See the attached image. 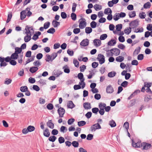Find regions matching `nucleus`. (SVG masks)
Masks as SVG:
<instances>
[{
	"label": "nucleus",
	"mask_w": 152,
	"mask_h": 152,
	"mask_svg": "<svg viewBox=\"0 0 152 152\" xmlns=\"http://www.w3.org/2000/svg\"><path fill=\"white\" fill-rule=\"evenodd\" d=\"M12 81L11 79L6 78L4 82V83L7 85H9L10 84Z\"/></svg>",
	"instance_id": "obj_43"
},
{
	"label": "nucleus",
	"mask_w": 152,
	"mask_h": 152,
	"mask_svg": "<svg viewBox=\"0 0 152 152\" xmlns=\"http://www.w3.org/2000/svg\"><path fill=\"white\" fill-rule=\"evenodd\" d=\"M18 56V55L15 53H12L11 56V58L12 59L14 60L17 59Z\"/></svg>",
	"instance_id": "obj_25"
},
{
	"label": "nucleus",
	"mask_w": 152,
	"mask_h": 152,
	"mask_svg": "<svg viewBox=\"0 0 152 152\" xmlns=\"http://www.w3.org/2000/svg\"><path fill=\"white\" fill-rule=\"evenodd\" d=\"M58 133V131L56 129H53L51 132V134L53 135H57Z\"/></svg>",
	"instance_id": "obj_61"
},
{
	"label": "nucleus",
	"mask_w": 152,
	"mask_h": 152,
	"mask_svg": "<svg viewBox=\"0 0 152 152\" xmlns=\"http://www.w3.org/2000/svg\"><path fill=\"white\" fill-rule=\"evenodd\" d=\"M50 23L48 21L45 23L44 24V28L45 29L48 28L50 26Z\"/></svg>",
	"instance_id": "obj_51"
},
{
	"label": "nucleus",
	"mask_w": 152,
	"mask_h": 152,
	"mask_svg": "<svg viewBox=\"0 0 152 152\" xmlns=\"http://www.w3.org/2000/svg\"><path fill=\"white\" fill-rule=\"evenodd\" d=\"M77 77L80 80L84 79L85 80L83 77V74L81 72L78 74L77 75Z\"/></svg>",
	"instance_id": "obj_44"
},
{
	"label": "nucleus",
	"mask_w": 152,
	"mask_h": 152,
	"mask_svg": "<svg viewBox=\"0 0 152 152\" xmlns=\"http://www.w3.org/2000/svg\"><path fill=\"white\" fill-rule=\"evenodd\" d=\"M58 141L59 143L61 144L64 142L65 139L63 137H60L58 139Z\"/></svg>",
	"instance_id": "obj_45"
},
{
	"label": "nucleus",
	"mask_w": 152,
	"mask_h": 152,
	"mask_svg": "<svg viewBox=\"0 0 152 152\" xmlns=\"http://www.w3.org/2000/svg\"><path fill=\"white\" fill-rule=\"evenodd\" d=\"M93 138V135L92 134H89L87 136L86 139L88 140H92Z\"/></svg>",
	"instance_id": "obj_53"
},
{
	"label": "nucleus",
	"mask_w": 152,
	"mask_h": 152,
	"mask_svg": "<svg viewBox=\"0 0 152 152\" xmlns=\"http://www.w3.org/2000/svg\"><path fill=\"white\" fill-rule=\"evenodd\" d=\"M109 124L112 127H115L116 126V124L115 121H114L113 120H112L110 121Z\"/></svg>",
	"instance_id": "obj_34"
},
{
	"label": "nucleus",
	"mask_w": 152,
	"mask_h": 152,
	"mask_svg": "<svg viewBox=\"0 0 152 152\" xmlns=\"http://www.w3.org/2000/svg\"><path fill=\"white\" fill-rule=\"evenodd\" d=\"M101 128V126L99 124L97 123L92 125L90 127V129L92 132H94L97 129H99Z\"/></svg>",
	"instance_id": "obj_1"
},
{
	"label": "nucleus",
	"mask_w": 152,
	"mask_h": 152,
	"mask_svg": "<svg viewBox=\"0 0 152 152\" xmlns=\"http://www.w3.org/2000/svg\"><path fill=\"white\" fill-rule=\"evenodd\" d=\"M80 31V28H75L73 30V33L75 34L79 33Z\"/></svg>",
	"instance_id": "obj_63"
},
{
	"label": "nucleus",
	"mask_w": 152,
	"mask_h": 152,
	"mask_svg": "<svg viewBox=\"0 0 152 152\" xmlns=\"http://www.w3.org/2000/svg\"><path fill=\"white\" fill-rule=\"evenodd\" d=\"M76 17L77 16L75 13H72L71 14V18L73 20L75 21L76 20Z\"/></svg>",
	"instance_id": "obj_57"
},
{
	"label": "nucleus",
	"mask_w": 152,
	"mask_h": 152,
	"mask_svg": "<svg viewBox=\"0 0 152 152\" xmlns=\"http://www.w3.org/2000/svg\"><path fill=\"white\" fill-rule=\"evenodd\" d=\"M83 106L85 109L87 110L91 108V104L88 102L84 103L83 104Z\"/></svg>",
	"instance_id": "obj_13"
},
{
	"label": "nucleus",
	"mask_w": 152,
	"mask_h": 152,
	"mask_svg": "<svg viewBox=\"0 0 152 152\" xmlns=\"http://www.w3.org/2000/svg\"><path fill=\"white\" fill-rule=\"evenodd\" d=\"M80 20H81L80 21L79 25V27L80 28L83 29L86 26V23L85 21L86 20L83 18H80L79 20V21Z\"/></svg>",
	"instance_id": "obj_4"
},
{
	"label": "nucleus",
	"mask_w": 152,
	"mask_h": 152,
	"mask_svg": "<svg viewBox=\"0 0 152 152\" xmlns=\"http://www.w3.org/2000/svg\"><path fill=\"white\" fill-rule=\"evenodd\" d=\"M73 63L74 64L75 66L77 67H78L79 66V63L77 59L74 58L73 59Z\"/></svg>",
	"instance_id": "obj_36"
},
{
	"label": "nucleus",
	"mask_w": 152,
	"mask_h": 152,
	"mask_svg": "<svg viewBox=\"0 0 152 152\" xmlns=\"http://www.w3.org/2000/svg\"><path fill=\"white\" fill-rule=\"evenodd\" d=\"M77 124L79 126H82L85 125L86 124V122L85 121H82L78 122Z\"/></svg>",
	"instance_id": "obj_39"
},
{
	"label": "nucleus",
	"mask_w": 152,
	"mask_h": 152,
	"mask_svg": "<svg viewBox=\"0 0 152 152\" xmlns=\"http://www.w3.org/2000/svg\"><path fill=\"white\" fill-rule=\"evenodd\" d=\"M132 145L133 147L135 148L141 147V144L139 143H135L133 140H132Z\"/></svg>",
	"instance_id": "obj_17"
},
{
	"label": "nucleus",
	"mask_w": 152,
	"mask_h": 152,
	"mask_svg": "<svg viewBox=\"0 0 152 152\" xmlns=\"http://www.w3.org/2000/svg\"><path fill=\"white\" fill-rule=\"evenodd\" d=\"M129 17L130 18H134L136 16V13L135 11H133L132 13L129 14Z\"/></svg>",
	"instance_id": "obj_56"
},
{
	"label": "nucleus",
	"mask_w": 152,
	"mask_h": 152,
	"mask_svg": "<svg viewBox=\"0 0 152 152\" xmlns=\"http://www.w3.org/2000/svg\"><path fill=\"white\" fill-rule=\"evenodd\" d=\"M106 92L107 94H112L114 91V89L112 86L110 85H109L106 88Z\"/></svg>",
	"instance_id": "obj_9"
},
{
	"label": "nucleus",
	"mask_w": 152,
	"mask_h": 152,
	"mask_svg": "<svg viewBox=\"0 0 152 152\" xmlns=\"http://www.w3.org/2000/svg\"><path fill=\"white\" fill-rule=\"evenodd\" d=\"M97 59L99 61V63L101 64H103L105 61L104 56L101 54H99L98 55Z\"/></svg>",
	"instance_id": "obj_3"
},
{
	"label": "nucleus",
	"mask_w": 152,
	"mask_h": 152,
	"mask_svg": "<svg viewBox=\"0 0 152 152\" xmlns=\"http://www.w3.org/2000/svg\"><path fill=\"white\" fill-rule=\"evenodd\" d=\"M97 23L94 21H92L90 23V26L92 28H95L96 27Z\"/></svg>",
	"instance_id": "obj_37"
},
{
	"label": "nucleus",
	"mask_w": 152,
	"mask_h": 152,
	"mask_svg": "<svg viewBox=\"0 0 152 152\" xmlns=\"http://www.w3.org/2000/svg\"><path fill=\"white\" fill-rule=\"evenodd\" d=\"M124 59V58L122 56H119L117 57L116 58V61L119 62H122Z\"/></svg>",
	"instance_id": "obj_30"
},
{
	"label": "nucleus",
	"mask_w": 152,
	"mask_h": 152,
	"mask_svg": "<svg viewBox=\"0 0 152 152\" xmlns=\"http://www.w3.org/2000/svg\"><path fill=\"white\" fill-rule=\"evenodd\" d=\"M144 58L143 55L142 54H139L137 56V59L139 60H142Z\"/></svg>",
	"instance_id": "obj_58"
},
{
	"label": "nucleus",
	"mask_w": 152,
	"mask_h": 152,
	"mask_svg": "<svg viewBox=\"0 0 152 152\" xmlns=\"http://www.w3.org/2000/svg\"><path fill=\"white\" fill-rule=\"evenodd\" d=\"M129 25L130 26L132 27V28H134L138 26V21L137 20H133L130 23Z\"/></svg>",
	"instance_id": "obj_5"
},
{
	"label": "nucleus",
	"mask_w": 152,
	"mask_h": 152,
	"mask_svg": "<svg viewBox=\"0 0 152 152\" xmlns=\"http://www.w3.org/2000/svg\"><path fill=\"white\" fill-rule=\"evenodd\" d=\"M52 24L54 28H56L60 25V22L54 20L53 21Z\"/></svg>",
	"instance_id": "obj_19"
},
{
	"label": "nucleus",
	"mask_w": 152,
	"mask_h": 152,
	"mask_svg": "<svg viewBox=\"0 0 152 152\" xmlns=\"http://www.w3.org/2000/svg\"><path fill=\"white\" fill-rule=\"evenodd\" d=\"M116 41L115 39H111L107 43L108 45L110 46H114L116 43Z\"/></svg>",
	"instance_id": "obj_22"
},
{
	"label": "nucleus",
	"mask_w": 152,
	"mask_h": 152,
	"mask_svg": "<svg viewBox=\"0 0 152 152\" xmlns=\"http://www.w3.org/2000/svg\"><path fill=\"white\" fill-rule=\"evenodd\" d=\"M22 51V48H20L16 47L15 48V53H17L18 54L20 53Z\"/></svg>",
	"instance_id": "obj_31"
},
{
	"label": "nucleus",
	"mask_w": 152,
	"mask_h": 152,
	"mask_svg": "<svg viewBox=\"0 0 152 152\" xmlns=\"http://www.w3.org/2000/svg\"><path fill=\"white\" fill-rule=\"evenodd\" d=\"M118 40L120 42H123L125 41L124 37L123 36H120L118 37Z\"/></svg>",
	"instance_id": "obj_60"
},
{
	"label": "nucleus",
	"mask_w": 152,
	"mask_h": 152,
	"mask_svg": "<svg viewBox=\"0 0 152 152\" xmlns=\"http://www.w3.org/2000/svg\"><path fill=\"white\" fill-rule=\"evenodd\" d=\"M72 145L75 148H77L79 146V143L77 141H73L72 142Z\"/></svg>",
	"instance_id": "obj_48"
},
{
	"label": "nucleus",
	"mask_w": 152,
	"mask_h": 152,
	"mask_svg": "<svg viewBox=\"0 0 152 152\" xmlns=\"http://www.w3.org/2000/svg\"><path fill=\"white\" fill-rule=\"evenodd\" d=\"M143 147V149L147 150L151 147L150 144L147 142H143L141 144V147Z\"/></svg>",
	"instance_id": "obj_7"
},
{
	"label": "nucleus",
	"mask_w": 152,
	"mask_h": 152,
	"mask_svg": "<svg viewBox=\"0 0 152 152\" xmlns=\"http://www.w3.org/2000/svg\"><path fill=\"white\" fill-rule=\"evenodd\" d=\"M94 8L96 11L100 10L102 9V6L97 4H96L94 6Z\"/></svg>",
	"instance_id": "obj_29"
},
{
	"label": "nucleus",
	"mask_w": 152,
	"mask_h": 152,
	"mask_svg": "<svg viewBox=\"0 0 152 152\" xmlns=\"http://www.w3.org/2000/svg\"><path fill=\"white\" fill-rule=\"evenodd\" d=\"M141 48L140 47H138L134 50L133 53V56H135L137 55L140 52Z\"/></svg>",
	"instance_id": "obj_18"
},
{
	"label": "nucleus",
	"mask_w": 152,
	"mask_h": 152,
	"mask_svg": "<svg viewBox=\"0 0 152 152\" xmlns=\"http://www.w3.org/2000/svg\"><path fill=\"white\" fill-rule=\"evenodd\" d=\"M119 13H116L113 16V19L115 21L118 20L119 18Z\"/></svg>",
	"instance_id": "obj_42"
},
{
	"label": "nucleus",
	"mask_w": 152,
	"mask_h": 152,
	"mask_svg": "<svg viewBox=\"0 0 152 152\" xmlns=\"http://www.w3.org/2000/svg\"><path fill=\"white\" fill-rule=\"evenodd\" d=\"M47 108L49 110H52L53 108V106L51 103H49L47 105Z\"/></svg>",
	"instance_id": "obj_47"
},
{
	"label": "nucleus",
	"mask_w": 152,
	"mask_h": 152,
	"mask_svg": "<svg viewBox=\"0 0 152 152\" xmlns=\"http://www.w3.org/2000/svg\"><path fill=\"white\" fill-rule=\"evenodd\" d=\"M92 31V29L91 27H87L85 28V32L87 34H90Z\"/></svg>",
	"instance_id": "obj_23"
},
{
	"label": "nucleus",
	"mask_w": 152,
	"mask_h": 152,
	"mask_svg": "<svg viewBox=\"0 0 152 152\" xmlns=\"http://www.w3.org/2000/svg\"><path fill=\"white\" fill-rule=\"evenodd\" d=\"M146 16V14L144 12H142V13H140L139 14V16L141 19L145 18Z\"/></svg>",
	"instance_id": "obj_49"
},
{
	"label": "nucleus",
	"mask_w": 152,
	"mask_h": 152,
	"mask_svg": "<svg viewBox=\"0 0 152 152\" xmlns=\"http://www.w3.org/2000/svg\"><path fill=\"white\" fill-rule=\"evenodd\" d=\"M146 28L147 30L149 31H151L152 30V24H148L147 25Z\"/></svg>",
	"instance_id": "obj_64"
},
{
	"label": "nucleus",
	"mask_w": 152,
	"mask_h": 152,
	"mask_svg": "<svg viewBox=\"0 0 152 152\" xmlns=\"http://www.w3.org/2000/svg\"><path fill=\"white\" fill-rule=\"evenodd\" d=\"M67 130V128L64 126H62L60 129V131L63 133L66 132Z\"/></svg>",
	"instance_id": "obj_41"
},
{
	"label": "nucleus",
	"mask_w": 152,
	"mask_h": 152,
	"mask_svg": "<svg viewBox=\"0 0 152 152\" xmlns=\"http://www.w3.org/2000/svg\"><path fill=\"white\" fill-rule=\"evenodd\" d=\"M92 113L91 112H88L85 115V116L88 118H90L91 116Z\"/></svg>",
	"instance_id": "obj_62"
},
{
	"label": "nucleus",
	"mask_w": 152,
	"mask_h": 152,
	"mask_svg": "<svg viewBox=\"0 0 152 152\" xmlns=\"http://www.w3.org/2000/svg\"><path fill=\"white\" fill-rule=\"evenodd\" d=\"M151 7V4L149 2H148L145 4L143 5V7L145 9L149 8Z\"/></svg>",
	"instance_id": "obj_38"
},
{
	"label": "nucleus",
	"mask_w": 152,
	"mask_h": 152,
	"mask_svg": "<svg viewBox=\"0 0 152 152\" xmlns=\"http://www.w3.org/2000/svg\"><path fill=\"white\" fill-rule=\"evenodd\" d=\"M28 90V88L26 86H22L20 88V90L23 92H26Z\"/></svg>",
	"instance_id": "obj_27"
},
{
	"label": "nucleus",
	"mask_w": 152,
	"mask_h": 152,
	"mask_svg": "<svg viewBox=\"0 0 152 152\" xmlns=\"http://www.w3.org/2000/svg\"><path fill=\"white\" fill-rule=\"evenodd\" d=\"M99 111V109L97 107H94L92 109V111L93 113L96 114H97V113Z\"/></svg>",
	"instance_id": "obj_46"
},
{
	"label": "nucleus",
	"mask_w": 152,
	"mask_h": 152,
	"mask_svg": "<svg viewBox=\"0 0 152 152\" xmlns=\"http://www.w3.org/2000/svg\"><path fill=\"white\" fill-rule=\"evenodd\" d=\"M55 32V30L53 28H51L48 29L47 32L48 33L53 34Z\"/></svg>",
	"instance_id": "obj_40"
},
{
	"label": "nucleus",
	"mask_w": 152,
	"mask_h": 152,
	"mask_svg": "<svg viewBox=\"0 0 152 152\" xmlns=\"http://www.w3.org/2000/svg\"><path fill=\"white\" fill-rule=\"evenodd\" d=\"M25 34L26 35L24 37V40L25 42H28L31 39V32L28 30V31H26Z\"/></svg>",
	"instance_id": "obj_2"
},
{
	"label": "nucleus",
	"mask_w": 152,
	"mask_h": 152,
	"mask_svg": "<svg viewBox=\"0 0 152 152\" xmlns=\"http://www.w3.org/2000/svg\"><path fill=\"white\" fill-rule=\"evenodd\" d=\"M35 129V128L33 126H29L27 127L28 131V132H31L34 130Z\"/></svg>",
	"instance_id": "obj_32"
},
{
	"label": "nucleus",
	"mask_w": 152,
	"mask_h": 152,
	"mask_svg": "<svg viewBox=\"0 0 152 152\" xmlns=\"http://www.w3.org/2000/svg\"><path fill=\"white\" fill-rule=\"evenodd\" d=\"M75 120L74 118L69 119L67 123L69 125H71L74 122Z\"/></svg>",
	"instance_id": "obj_59"
},
{
	"label": "nucleus",
	"mask_w": 152,
	"mask_h": 152,
	"mask_svg": "<svg viewBox=\"0 0 152 152\" xmlns=\"http://www.w3.org/2000/svg\"><path fill=\"white\" fill-rule=\"evenodd\" d=\"M89 40L87 39H83L80 43V45L84 47L86 46L89 44Z\"/></svg>",
	"instance_id": "obj_10"
},
{
	"label": "nucleus",
	"mask_w": 152,
	"mask_h": 152,
	"mask_svg": "<svg viewBox=\"0 0 152 152\" xmlns=\"http://www.w3.org/2000/svg\"><path fill=\"white\" fill-rule=\"evenodd\" d=\"M38 69L37 67H30L29 69V71L32 73H34L37 71Z\"/></svg>",
	"instance_id": "obj_20"
},
{
	"label": "nucleus",
	"mask_w": 152,
	"mask_h": 152,
	"mask_svg": "<svg viewBox=\"0 0 152 152\" xmlns=\"http://www.w3.org/2000/svg\"><path fill=\"white\" fill-rule=\"evenodd\" d=\"M132 28L129 27V28H127L125 29L124 32L126 34H129L131 31Z\"/></svg>",
	"instance_id": "obj_33"
},
{
	"label": "nucleus",
	"mask_w": 152,
	"mask_h": 152,
	"mask_svg": "<svg viewBox=\"0 0 152 152\" xmlns=\"http://www.w3.org/2000/svg\"><path fill=\"white\" fill-rule=\"evenodd\" d=\"M44 135L46 137H49L50 135V132H49V129L47 128L43 131Z\"/></svg>",
	"instance_id": "obj_15"
},
{
	"label": "nucleus",
	"mask_w": 152,
	"mask_h": 152,
	"mask_svg": "<svg viewBox=\"0 0 152 152\" xmlns=\"http://www.w3.org/2000/svg\"><path fill=\"white\" fill-rule=\"evenodd\" d=\"M116 75V73L115 71H112L108 74V77H114Z\"/></svg>",
	"instance_id": "obj_26"
},
{
	"label": "nucleus",
	"mask_w": 152,
	"mask_h": 152,
	"mask_svg": "<svg viewBox=\"0 0 152 152\" xmlns=\"http://www.w3.org/2000/svg\"><path fill=\"white\" fill-rule=\"evenodd\" d=\"M58 112L59 115V117L62 118L63 117L65 110L63 108L60 107L58 109Z\"/></svg>",
	"instance_id": "obj_8"
},
{
	"label": "nucleus",
	"mask_w": 152,
	"mask_h": 152,
	"mask_svg": "<svg viewBox=\"0 0 152 152\" xmlns=\"http://www.w3.org/2000/svg\"><path fill=\"white\" fill-rule=\"evenodd\" d=\"M110 51L111 53L113 54H115L116 56H118L120 52V50L119 49L115 48L111 49Z\"/></svg>",
	"instance_id": "obj_6"
},
{
	"label": "nucleus",
	"mask_w": 152,
	"mask_h": 152,
	"mask_svg": "<svg viewBox=\"0 0 152 152\" xmlns=\"http://www.w3.org/2000/svg\"><path fill=\"white\" fill-rule=\"evenodd\" d=\"M107 37L106 34H103L100 36V39L101 40H104L106 39Z\"/></svg>",
	"instance_id": "obj_50"
},
{
	"label": "nucleus",
	"mask_w": 152,
	"mask_h": 152,
	"mask_svg": "<svg viewBox=\"0 0 152 152\" xmlns=\"http://www.w3.org/2000/svg\"><path fill=\"white\" fill-rule=\"evenodd\" d=\"M47 126L51 129H53L54 127V124L52 122L51 120H49L47 123Z\"/></svg>",
	"instance_id": "obj_16"
},
{
	"label": "nucleus",
	"mask_w": 152,
	"mask_h": 152,
	"mask_svg": "<svg viewBox=\"0 0 152 152\" xmlns=\"http://www.w3.org/2000/svg\"><path fill=\"white\" fill-rule=\"evenodd\" d=\"M122 27V25L121 24H118L115 26L116 30L118 31H120Z\"/></svg>",
	"instance_id": "obj_35"
},
{
	"label": "nucleus",
	"mask_w": 152,
	"mask_h": 152,
	"mask_svg": "<svg viewBox=\"0 0 152 152\" xmlns=\"http://www.w3.org/2000/svg\"><path fill=\"white\" fill-rule=\"evenodd\" d=\"M47 58L45 59V60L47 62H49L50 61H51V59L52 58H51V56L50 55H46Z\"/></svg>",
	"instance_id": "obj_55"
},
{
	"label": "nucleus",
	"mask_w": 152,
	"mask_h": 152,
	"mask_svg": "<svg viewBox=\"0 0 152 152\" xmlns=\"http://www.w3.org/2000/svg\"><path fill=\"white\" fill-rule=\"evenodd\" d=\"M93 42L94 45L97 47L100 46L101 44V41L99 39H94V40Z\"/></svg>",
	"instance_id": "obj_12"
},
{
	"label": "nucleus",
	"mask_w": 152,
	"mask_h": 152,
	"mask_svg": "<svg viewBox=\"0 0 152 152\" xmlns=\"http://www.w3.org/2000/svg\"><path fill=\"white\" fill-rule=\"evenodd\" d=\"M67 107L69 108L72 109L75 107V105L72 101H69L67 103Z\"/></svg>",
	"instance_id": "obj_14"
},
{
	"label": "nucleus",
	"mask_w": 152,
	"mask_h": 152,
	"mask_svg": "<svg viewBox=\"0 0 152 152\" xmlns=\"http://www.w3.org/2000/svg\"><path fill=\"white\" fill-rule=\"evenodd\" d=\"M128 82L126 81H125L123 82L121 85L122 87H126L127 86V85L128 84Z\"/></svg>",
	"instance_id": "obj_52"
},
{
	"label": "nucleus",
	"mask_w": 152,
	"mask_h": 152,
	"mask_svg": "<svg viewBox=\"0 0 152 152\" xmlns=\"http://www.w3.org/2000/svg\"><path fill=\"white\" fill-rule=\"evenodd\" d=\"M56 139L57 138L55 136L53 135L49 137L48 140L50 141L53 142L55 141Z\"/></svg>",
	"instance_id": "obj_28"
},
{
	"label": "nucleus",
	"mask_w": 152,
	"mask_h": 152,
	"mask_svg": "<svg viewBox=\"0 0 152 152\" xmlns=\"http://www.w3.org/2000/svg\"><path fill=\"white\" fill-rule=\"evenodd\" d=\"M26 10L22 11L20 13V19L21 20L24 19L26 17Z\"/></svg>",
	"instance_id": "obj_11"
},
{
	"label": "nucleus",
	"mask_w": 152,
	"mask_h": 152,
	"mask_svg": "<svg viewBox=\"0 0 152 152\" xmlns=\"http://www.w3.org/2000/svg\"><path fill=\"white\" fill-rule=\"evenodd\" d=\"M106 105V104L104 103L100 102L99 104V109H104Z\"/></svg>",
	"instance_id": "obj_24"
},
{
	"label": "nucleus",
	"mask_w": 152,
	"mask_h": 152,
	"mask_svg": "<svg viewBox=\"0 0 152 152\" xmlns=\"http://www.w3.org/2000/svg\"><path fill=\"white\" fill-rule=\"evenodd\" d=\"M57 53H54L52 54L51 55V56L52 58V59H51V61H53L56 58V57L57 56Z\"/></svg>",
	"instance_id": "obj_54"
},
{
	"label": "nucleus",
	"mask_w": 152,
	"mask_h": 152,
	"mask_svg": "<svg viewBox=\"0 0 152 152\" xmlns=\"http://www.w3.org/2000/svg\"><path fill=\"white\" fill-rule=\"evenodd\" d=\"M63 69H64V72L65 73H69L70 72V69L67 65L64 66L63 67Z\"/></svg>",
	"instance_id": "obj_21"
}]
</instances>
